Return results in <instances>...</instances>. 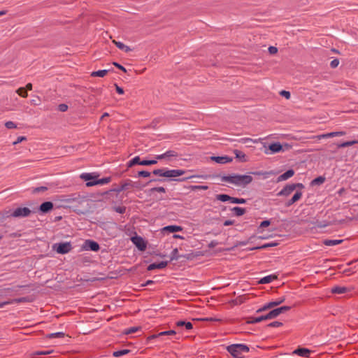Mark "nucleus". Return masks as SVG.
Returning <instances> with one entry per match:
<instances>
[{
	"label": "nucleus",
	"mask_w": 358,
	"mask_h": 358,
	"mask_svg": "<svg viewBox=\"0 0 358 358\" xmlns=\"http://www.w3.org/2000/svg\"><path fill=\"white\" fill-rule=\"evenodd\" d=\"M26 301L25 298H20V299H14V300H12V301H6V302H4V303L0 304V307H3L6 304H11V303H20V302H23V301Z\"/></svg>",
	"instance_id": "obj_36"
},
{
	"label": "nucleus",
	"mask_w": 358,
	"mask_h": 358,
	"mask_svg": "<svg viewBox=\"0 0 358 358\" xmlns=\"http://www.w3.org/2000/svg\"><path fill=\"white\" fill-rule=\"evenodd\" d=\"M178 250L177 248H175L172 252H171V260H174V259H178L179 258L178 255Z\"/></svg>",
	"instance_id": "obj_49"
},
{
	"label": "nucleus",
	"mask_w": 358,
	"mask_h": 358,
	"mask_svg": "<svg viewBox=\"0 0 358 358\" xmlns=\"http://www.w3.org/2000/svg\"><path fill=\"white\" fill-rule=\"evenodd\" d=\"M27 138L25 136H19L15 141L13 142V145H17L24 141H26Z\"/></svg>",
	"instance_id": "obj_54"
},
{
	"label": "nucleus",
	"mask_w": 358,
	"mask_h": 358,
	"mask_svg": "<svg viewBox=\"0 0 358 358\" xmlns=\"http://www.w3.org/2000/svg\"><path fill=\"white\" fill-rule=\"evenodd\" d=\"M192 190H206L208 187L206 185H192L190 187Z\"/></svg>",
	"instance_id": "obj_40"
},
{
	"label": "nucleus",
	"mask_w": 358,
	"mask_h": 358,
	"mask_svg": "<svg viewBox=\"0 0 358 358\" xmlns=\"http://www.w3.org/2000/svg\"><path fill=\"white\" fill-rule=\"evenodd\" d=\"M246 202L245 199H238L231 197V203H245Z\"/></svg>",
	"instance_id": "obj_46"
},
{
	"label": "nucleus",
	"mask_w": 358,
	"mask_h": 358,
	"mask_svg": "<svg viewBox=\"0 0 358 358\" xmlns=\"http://www.w3.org/2000/svg\"><path fill=\"white\" fill-rule=\"evenodd\" d=\"M138 175L141 177L147 178L150 176V173L145 171H138Z\"/></svg>",
	"instance_id": "obj_53"
},
{
	"label": "nucleus",
	"mask_w": 358,
	"mask_h": 358,
	"mask_svg": "<svg viewBox=\"0 0 358 358\" xmlns=\"http://www.w3.org/2000/svg\"><path fill=\"white\" fill-rule=\"evenodd\" d=\"M178 156V155L176 152H175L173 150H168L164 154L157 155L156 159H162L164 158L176 157Z\"/></svg>",
	"instance_id": "obj_15"
},
{
	"label": "nucleus",
	"mask_w": 358,
	"mask_h": 358,
	"mask_svg": "<svg viewBox=\"0 0 358 358\" xmlns=\"http://www.w3.org/2000/svg\"><path fill=\"white\" fill-rule=\"evenodd\" d=\"M273 305L272 303V302H269L268 303L264 305L262 308L258 309L257 310V313H260V312H262V311H264V310H266L268 309H270V308H273Z\"/></svg>",
	"instance_id": "obj_39"
},
{
	"label": "nucleus",
	"mask_w": 358,
	"mask_h": 358,
	"mask_svg": "<svg viewBox=\"0 0 358 358\" xmlns=\"http://www.w3.org/2000/svg\"><path fill=\"white\" fill-rule=\"evenodd\" d=\"M5 126L6 127V128L8 129H15L17 127V125L15 122H12V121H8L5 123Z\"/></svg>",
	"instance_id": "obj_48"
},
{
	"label": "nucleus",
	"mask_w": 358,
	"mask_h": 358,
	"mask_svg": "<svg viewBox=\"0 0 358 358\" xmlns=\"http://www.w3.org/2000/svg\"><path fill=\"white\" fill-rule=\"evenodd\" d=\"M129 352H130L129 350L123 349V350H120L114 351L113 352V355L115 357H121V356L128 354Z\"/></svg>",
	"instance_id": "obj_31"
},
{
	"label": "nucleus",
	"mask_w": 358,
	"mask_h": 358,
	"mask_svg": "<svg viewBox=\"0 0 358 358\" xmlns=\"http://www.w3.org/2000/svg\"><path fill=\"white\" fill-rule=\"evenodd\" d=\"M125 208L124 207H117L115 208V210L119 213H124L125 212Z\"/></svg>",
	"instance_id": "obj_60"
},
{
	"label": "nucleus",
	"mask_w": 358,
	"mask_h": 358,
	"mask_svg": "<svg viewBox=\"0 0 358 358\" xmlns=\"http://www.w3.org/2000/svg\"><path fill=\"white\" fill-rule=\"evenodd\" d=\"M86 245L92 251H98L99 250V244L92 241H87Z\"/></svg>",
	"instance_id": "obj_24"
},
{
	"label": "nucleus",
	"mask_w": 358,
	"mask_h": 358,
	"mask_svg": "<svg viewBox=\"0 0 358 358\" xmlns=\"http://www.w3.org/2000/svg\"><path fill=\"white\" fill-rule=\"evenodd\" d=\"M330 137H334L333 132H330V133H327V134H322V135H319V136H316V138L318 139L330 138Z\"/></svg>",
	"instance_id": "obj_47"
},
{
	"label": "nucleus",
	"mask_w": 358,
	"mask_h": 358,
	"mask_svg": "<svg viewBox=\"0 0 358 358\" xmlns=\"http://www.w3.org/2000/svg\"><path fill=\"white\" fill-rule=\"evenodd\" d=\"M338 64H339V61L337 59L332 60L330 63V66L331 68H336L338 66Z\"/></svg>",
	"instance_id": "obj_55"
},
{
	"label": "nucleus",
	"mask_w": 358,
	"mask_h": 358,
	"mask_svg": "<svg viewBox=\"0 0 358 358\" xmlns=\"http://www.w3.org/2000/svg\"><path fill=\"white\" fill-rule=\"evenodd\" d=\"M176 326L178 327H185L187 330L192 329V324L189 322L178 321L176 322Z\"/></svg>",
	"instance_id": "obj_26"
},
{
	"label": "nucleus",
	"mask_w": 358,
	"mask_h": 358,
	"mask_svg": "<svg viewBox=\"0 0 358 358\" xmlns=\"http://www.w3.org/2000/svg\"><path fill=\"white\" fill-rule=\"evenodd\" d=\"M311 351L307 348H298L293 353L300 357H308Z\"/></svg>",
	"instance_id": "obj_16"
},
{
	"label": "nucleus",
	"mask_w": 358,
	"mask_h": 358,
	"mask_svg": "<svg viewBox=\"0 0 358 358\" xmlns=\"http://www.w3.org/2000/svg\"><path fill=\"white\" fill-rule=\"evenodd\" d=\"M232 210L237 216L243 215L245 212L244 208L240 207H234Z\"/></svg>",
	"instance_id": "obj_34"
},
{
	"label": "nucleus",
	"mask_w": 358,
	"mask_h": 358,
	"mask_svg": "<svg viewBox=\"0 0 358 358\" xmlns=\"http://www.w3.org/2000/svg\"><path fill=\"white\" fill-rule=\"evenodd\" d=\"M268 52L271 55H274L275 53H277L278 52V48L274 47V46H270L268 48Z\"/></svg>",
	"instance_id": "obj_56"
},
{
	"label": "nucleus",
	"mask_w": 358,
	"mask_h": 358,
	"mask_svg": "<svg viewBox=\"0 0 358 358\" xmlns=\"http://www.w3.org/2000/svg\"><path fill=\"white\" fill-rule=\"evenodd\" d=\"M324 178L323 177H317L315 179H314L313 181H312V185H320V184H322L324 182Z\"/></svg>",
	"instance_id": "obj_42"
},
{
	"label": "nucleus",
	"mask_w": 358,
	"mask_h": 358,
	"mask_svg": "<svg viewBox=\"0 0 358 358\" xmlns=\"http://www.w3.org/2000/svg\"><path fill=\"white\" fill-rule=\"evenodd\" d=\"M148 242L142 237L136 235V248L141 251H144L147 248Z\"/></svg>",
	"instance_id": "obj_7"
},
{
	"label": "nucleus",
	"mask_w": 358,
	"mask_h": 358,
	"mask_svg": "<svg viewBox=\"0 0 358 358\" xmlns=\"http://www.w3.org/2000/svg\"><path fill=\"white\" fill-rule=\"evenodd\" d=\"M270 224H271L270 221L264 220V221L261 222L259 227L260 228H262V227H268L270 225Z\"/></svg>",
	"instance_id": "obj_59"
},
{
	"label": "nucleus",
	"mask_w": 358,
	"mask_h": 358,
	"mask_svg": "<svg viewBox=\"0 0 358 358\" xmlns=\"http://www.w3.org/2000/svg\"><path fill=\"white\" fill-rule=\"evenodd\" d=\"M59 110L62 112H65L68 109V106L64 103L59 105Z\"/></svg>",
	"instance_id": "obj_57"
},
{
	"label": "nucleus",
	"mask_w": 358,
	"mask_h": 358,
	"mask_svg": "<svg viewBox=\"0 0 358 358\" xmlns=\"http://www.w3.org/2000/svg\"><path fill=\"white\" fill-rule=\"evenodd\" d=\"M216 199L222 202H225V201L231 202V197L227 194H217V195H216Z\"/></svg>",
	"instance_id": "obj_32"
},
{
	"label": "nucleus",
	"mask_w": 358,
	"mask_h": 358,
	"mask_svg": "<svg viewBox=\"0 0 358 358\" xmlns=\"http://www.w3.org/2000/svg\"><path fill=\"white\" fill-rule=\"evenodd\" d=\"M280 94L282 96H284L285 99H290V96H291V94H290V92H288V91H285V90H282L280 92Z\"/></svg>",
	"instance_id": "obj_51"
},
{
	"label": "nucleus",
	"mask_w": 358,
	"mask_h": 358,
	"mask_svg": "<svg viewBox=\"0 0 358 358\" xmlns=\"http://www.w3.org/2000/svg\"><path fill=\"white\" fill-rule=\"evenodd\" d=\"M234 221L233 220H226L224 222V226H229V225H232L234 224Z\"/></svg>",
	"instance_id": "obj_64"
},
{
	"label": "nucleus",
	"mask_w": 358,
	"mask_h": 358,
	"mask_svg": "<svg viewBox=\"0 0 358 358\" xmlns=\"http://www.w3.org/2000/svg\"><path fill=\"white\" fill-rule=\"evenodd\" d=\"M357 142L356 141H346V142H344L343 143H341L339 145H338V148H345V147H348V146H351L355 143H357Z\"/></svg>",
	"instance_id": "obj_41"
},
{
	"label": "nucleus",
	"mask_w": 358,
	"mask_h": 358,
	"mask_svg": "<svg viewBox=\"0 0 358 358\" xmlns=\"http://www.w3.org/2000/svg\"><path fill=\"white\" fill-rule=\"evenodd\" d=\"M295 190L294 185H287L280 192L278 193V196H288Z\"/></svg>",
	"instance_id": "obj_10"
},
{
	"label": "nucleus",
	"mask_w": 358,
	"mask_h": 358,
	"mask_svg": "<svg viewBox=\"0 0 358 358\" xmlns=\"http://www.w3.org/2000/svg\"><path fill=\"white\" fill-rule=\"evenodd\" d=\"M182 230V228L180 226H176V225H169L164 227L162 228V231L163 232H169V233H174L180 231Z\"/></svg>",
	"instance_id": "obj_14"
},
{
	"label": "nucleus",
	"mask_w": 358,
	"mask_h": 358,
	"mask_svg": "<svg viewBox=\"0 0 358 358\" xmlns=\"http://www.w3.org/2000/svg\"><path fill=\"white\" fill-rule=\"evenodd\" d=\"M153 174L162 177H166V169H155L153 171Z\"/></svg>",
	"instance_id": "obj_35"
},
{
	"label": "nucleus",
	"mask_w": 358,
	"mask_h": 358,
	"mask_svg": "<svg viewBox=\"0 0 358 358\" xmlns=\"http://www.w3.org/2000/svg\"><path fill=\"white\" fill-rule=\"evenodd\" d=\"M110 181V178H104L101 179H96V180H94L92 182H88L86 183V185L87 187H91L96 185H104L107 184Z\"/></svg>",
	"instance_id": "obj_12"
},
{
	"label": "nucleus",
	"mask_w": 358,
	"mask_h": 358,
	"mask_svg": "<svg viewBox=\"0 0 358 358\" xmlns=\"http://www.w3.org/2000/svg\"><path fill=\"white\" fill-rule=\"evenodd\" d=\"M343 241V240L326 239L324 241L323 243L327 246H334V245L341 244Z\"/></svg>",
	"instance_id": "obj_25"
},
{
	"label": "nucleus",
	"mask_w": 358,
	"mask_h": 358,
	"mask_svg": "<svg viewBox=\"0 0 358 358\" xmlns=\"http://www.w3.org/2000/svg\"><path fill=\"white\" fill-rule=\"evenodd\" d=\"M211 159L218 164H227L232 162V158L228 156L211 157Z\"/></svg>",
	"instance_id": "obj_11"
},
{
	"label": "nucleus",
	"mask_w": 358,
	"mask_h": 358,
	"mask_svg": "<svg viewBox=\"0 0 358 358\" xmlns=\"http://www.w3.org/2000/svg\"><path fill=\"white\" fill-rule=\"evenodd\" d=\"M186 171L182 169H166V178H176L184 175Z\"/></svg>",
	"instance_id": "obj_6"
},
{
	"label": "nucleus",
	"mask_w": 358,
	"mask_h": 358,
	"mask_svg": "<svg viewBox=\"0 0 358 358\" xmlns=\"http://www.w3.org/2000/svg\"><path fill=\"white\" fill-rule=\"evenodd\" d=\"M149 192L150 194H153L155 192L165 193L166 190L163 187H158L151 188L149 190Z\"/></svg>",
	"instance_id": "obj_38"
},
{
	"label": "nucleus",
	"mask_w": 358,
	"mask_h": 358,
	"mask_svg": "<svg viewBox=\"0 0 358 358\" xmlns=\"http://www.w3.org/2000/svg\"><path fill=\"white\" fill-rule=\"evenodd\" d=\"M227 350L234 358H245L244 355L250 350L245 344H233L227 346Z\"/></svg>",
	"instance_id": "obj_2"
},
{
	"label": "nucleus",
	"mask_w": 358,
	"mask_h": 358,
	"mask_svg": "<svg viewBox=\"0 0 358 358\" xmlns=\"http://www.w3.org/2000/svg\"><path fill=\"white\" fill-rule=\"evenodd\" d=\"M52 350L47 351H37L34 353V355H48L52 353Z\"/></svg>",
	"instance_id": "obj_50"
},
{
	"label": "nucleus",
	"mask_w": 358,
	"mask_h": 358,
	"mask_svg": "<svg viewBox=\"0 0 358 358\" xmlns=\"http://www.w3.org/2000/svg\"><path fill=\"white\" fill-rule=\"evenodd\" d=\"M294 174V171L292 169L287 171L283 174L280 175L278 178V181H283L289 179V178L292 177Z\"/></svg>",
	"instance_id": "obj_20"
},
{
	"label": "nucleus",
	"mask_w": 358,
	"mask_h": 358,
	"mask_svg": "<svg viewBox=\"0 0 358 358\" xmlns=\"http://www.w3.org/2000/svg\"><path fill=\"white\" fill-rule=\"evenodd\" d=\"M222 181L229 182L237 187H245L252 182L253 178L250 175L234 174L222 177Z\"/></svg>",
	"instance_id": "obj_1"
},
{
	"label": "nucleus",
	"mask_w": 358,
	"mask_h": 358,
	"mask_svg": "<svg viewBox=\"0 0 358 358\" xmlns=\"http://www.w3.org/2000/svg\"><path fill=\"white\" fill-rule=\"evenodd\" d=\"M108 72V70H99L97 71L92 72L91 76L92 77H104Z\"/></svg>",
	"instance_id": "obj_29"
},
{
	"label": "nucleus",
	"mask_w": 358,
	"mask_h": 358,
	"mask_svg": "<svg viewBox=\"0 0 358 358\" xmlns=\"http://www.w3.org/2000/svg\"><path fill=\"white\" fill-rule=\"evenodd\" d=\"M301 196H302V192H300V191H296V193L292 196V198L287 202L286 206H292L295 202H296L299 200H300Z\"/></svg>",
	"instance_id": "obj_17"
},
{
	"label": "nucleus",
	"mask_w": 358,
	"mask_h": 358,
	"mask_svg": "<svg viewBox=\"0 0 358 358\" xmlns=\"http://www.w3.org/2000/svg\"><path fill=\"white\" fill-rule=\"evenodd\" d=\"M156 163H157L156 160H142L141 161L138 157H136V164L147 166V165L155 164Z\"/></svg>",
	"instance_id": "obj_21"
},
{
	"label": "nucleus",
	"mask_w": 358,
	"mask_h": 358,
	"mask_svg": "<svg viewBox=\"0 0 358 358\" xmlns=\"http://www.w3.org/2000/svg\"><path fill=\"white\" fill-rule=\"evenodd\" d=\"M48 188L45 186H41V187H36V188L34 189L33 192L38 193V192H45V191L48 190Z\"/></svg>",
	"instance_id": "obj_52"
},
{
	"label": "nucleus",
	"mask_w": 358,
	"mask_h": 358,
	"mask_svg": "<svg viewBox=\"0 0 358 358\" xmlns=\"http://www.w3.org/2000/svg\"><path fill=\"white\" fill-rule=\"evenodd\" d=\"M333 133H334V137H336V136H344L345 134V131H335V132H333Z\"/></svg>",
	"instance_id": "obj_62"
},
{
	"label": "nucleus",
	"mask_w": 358,
	"mask_h": 358,
	"mask_svg": "<svg viewBox=\"0 0 358 358\" xmlns=\"http://www.w3.org/2000/svg\"><path fill=\"white\" fill-rule=\"evenodd\" d=\"M348 291V288L346 287L343 286H335L331 288V292L334 294H344Z\"/></svg>",
	"instance_id": "obj_22"
},
{
	"label": "nucleus",
	"mask_w": 358,
	"mask_h": 358,
	"mask_svg": "<svg viewBox=\"0 0 358 358\" xmlns=\"http://www.w3.org/2000/svg\"><path fill=\"white\" fill-rule=\"evenodd\" d=\"M278 245V243L276 242H272V243H266V244H264L259 247H256L255 248V249H266V248H271V247H275V246H277Z\"/></svg>",
	"instance_id": "obj_33"
},
{
	"label": "nucleus",
	"mask_w": 358,
	"mask_h": 358,
	"mask_svg": "<svg viewBox=\"0 0 358 358\" xmlns=\"http://www.w3.org/2000/svg\"><path fill=\"white\" fill-rule=\"evenodd\" d=\"M64 333L63 332H57V333H52L48 335V338H62L64 336Z\"/></svg>",
	"instance_id": "obj_44"
},
{
	"label": "nucleus",
	"mask_w": 358,
	"mask_h": 358,
	"mask_svg": "<svg viewBox=\"0 0 358 358\" xmlns=\"http://www.w3.org/2000/svg\"><path fill=\"white\" fill-rule=\"evenodd\" d=\"M80 178L88 182L96 180L97 179V176L94 173H83L81 174Z\"/></svg>",
	"instance_id": "obj_19"
},
{
	"label": "nucleus",
	"mask_w": 358,
	"mask_h": 358,
	"mask_svg": "<svg viewBox=\"0 0 358 358\" xmlns=\"http://www.w3.org/2000/svg\"><path fill=\"white\" fill-rule=\"evenodd\" d=\"M291 309L290 306H281L280 308L273 309V310L270 311L268 314H266V318H268V320H271L273 318L277 317L279 315L284 313Z\"/></svg>",
	"instance_id": "obj_5"
},
{
	"label": "nucleus",
	"mask_w": 358,
	"mask_h": 358,
	"mask_svg": "<svg viewBox=\"0 0 358 358\" xmlns=\"http://www.w3.org/2000/svg\"><path fill=\"white\" fill-rule=\"evenodd\" d=\"M116 91L118 94H122L124 93L123 89L115 85Z\"/></svg>",
	"instance_id": "obj_63"
},
{
	"label": "nucleus",
	"mask_w": 358,
	"mask_h": 358,
	"mask_svg": "<svg viewBox=\"0 0 358 358\" xmlns=\"http://www.w3.org/2000/svg\"><path fill=\"white\" fill-rule=\"evenodd\" d=\"M113 65L115 66L116 67H117L118 69L122 70L123 71L126 72L127 70L125 69V68L124 66H122V65L119 64L117 62H114L113 63Z\"/></svg>",
	"instance_id": "obj_61"
},
{
	"label": "nucleus",
	"mask_w": 358,
	"mask_h": 358,
	"mask_svg": "<svg viewBox=\"0 0 358 358\" xmlns=\"http://www.w3.org/2000/svg\"><path fill=\"white\" fill-rule=\"evenodd\" d=\"M53 208V204L50 201H46L43 203L40 206V210L43 213H48L50 210H52Z\"/></svg>",
	"instance_id": "obj_18"
},
{
	"label": "nucleus",
	"mask_w": 358,
	"mask_h": 358,
	"mask_svg": "<svg viewBox=\"0 0 358 358\" xmlns=\"http://www.w3.org/2000/svg\"><path fill=\"white\" fill-rule=\"evenodd\" d=\"M234 154L236 155V157L239 159L241 162H246L247 161V157L246 155L242 152L241 151H239L238 150H234Z\"/></svg>",
	"instance_id": "obj_27"
},
{
	"label": "nucleus",
	"mask_w": 358,
	"mask_h": 358,
	"mask_svg": "<svg viewBox=\"0 0 358 358\" xmlns=\"http://www.w3.org/2000/svg\"><path fill=\"white\" fill-rule=\"evenodd\" d=\"M31 210L27 207H20L13 211L6 212V217H24L30 215Z\"/></svg>",
	"instance_id": "obj_4"
},
{
	"label": "nucleus",
	"mask_w": 358,
	"mask_h": 358,
	"mask_svg": "<svg viewBox=\"0 0 358 358\" xmlns=\"http://www.w3.org/2000/svg\"><path fill=\"white\" fill-rule=\"evenodd\" d=\"M264 152L266 155H273L275 153H278L280 152H286L291 149L292 146L288 143H285L283 145L280 143H273L268 146L264 145Z\"/></svg>",
	"instance_id": "obj_3"
},
{
	"label": "nucleus",
	"mask_w": 358,
	"mask_h": 358,
	"mask_svg": "<svg viewBox=\"0 0 358 358\" xmlns=\"http://www.w3.org/2000/svg\"><path fill=\"white\" fill-rule=\"evenodd\" d=\"M282 324L280 322H273L270 323L268 324V326L271 327H278L282 326Z\"/></svg>",
	"instance_id": "obj_58"
},
{
	"label": "nucleus",
	"mask_w": 358,
	"mask_h": 358,
	"mask_svg": "<svg viewBox=\"0 0 358 358\" xmlns=\"http://www.w3.org/2000/svg\"><path fill=\"white\" fill-rule=\"evenodd\" d=\"M113 43H115L116 45V46L122 50H124L125 52H128V51L131 50V49L128 46L125 45L124 43H122L121 42H118V41L113 40Z\"/></svg>",
	"instance_id": "obj_28"
},
{
	"label": "nucleus",
	"mask_w": 358,
	"mask_h": 358,
	"mask_svg": "<svg viewBox=\"0 0 358 358\" xmlns=\"http://www.w3.org/2000/svg\"><path fill=\"white\" fill-rule=\"evenodd\" d=\"M176 334V332L174 330L162 331L157 334H153V335L148 337L147 341H148V342H149L152 338H161V337L165 336H173V335H175Z\"/></svg>",
	"instance_id": "obj_8"
},
{
	"label": "nucleus",
	"mask_w": 358,
	"mask_h": 358,
	"mask_svg": "<svg viewBox=\"0 0 358 358\" xmlns=\"http://www.w3.org/2000/svg\"><path fill=\"white\" fill-rule=\"evenodd\" d=\"M167 264H168L167 262H161L159 263H154V264H150L148 266L147 269L148 271H152L154 269H162V268H164L165 267H166Z\"/></svg>",
	"instance_id": "obj_13"
},
{
	"label": "nucleus",
	"mask_w": 358,
	"mask_h": 358,
	"mask_svg": "<svg viewBox=\"0 0 358 358\" xmlns=\"http://www.w3.org/2000/svg\"><path fill=\"white\" fill-rule=\"evenodd\" d=\"M266 315L260 316V317H252L250 319V320L248 322V323L255 324V323H259L263 320H268V318H266Z\"/></svg>",
	"instance_id": "obj_30"
},
{
	"label": "nucleus",
	"mask_w": 358,
	"mask_h": 358,
	"mask_svg": "<svg viewBox=\"0 0 358 358\" xmlns=\"http://www.w3.org/2000/svg\"><path fill=\"white\" fill-rule=\"evenodd\" d=\"M285 301V296H281L280 298H278V299H276L275 301H271L273 306H279L280 304L282 303L284 301Z\"/></svg>",
	"instance_id": "obj_43"
},
{
	"label": "nucleus",
	"mask_w": 358,
	"mask_h": 358,
	"mask_svg": "<svg viewBox=\"0 0 358 358\" xmlns=\"http://www.w3.org/2000/svg\"><path fill=\"white\" fill-rule=\"evenodd\" d=\"M238 142L241 143H248L249 142L257 143V140H253V139H252L250 138H242L238 140Z\"/></svg>",
	"instance_id": "obj_45"
},
{
	"label": "nucleus",
	"mask_w": 358,
	"mask_h": 358,
	"mask_svg": "<svg viewBox=\"0 0 358 358\" xmlns=\"http://www.w3.org/2000/svg\"><path fill=\"white\" fill-rule=\"evenodd\" d=\"M71 249V246L69 243H64L58 245L56 251L59 254H66L69 252Z\"/></svg>",
	"instance_id": "obj_9"
},
{
	"label": "nucleus",
	"mask_w": 358,
	"mask_h": 358,
	"mask_svg": "<svg viewBox=\"0 0 358 358\" xmlns=\"http://www.w3.org/2000/svg\"><path fill=\"white\" fill-rule=\"evenodd\" d=\"M16 92L22 97L25 98L28 96L26 89L24 87H20L17 90Z\"/></svg>",
	"instance_id": "obj_37"
},
{
	"label": "nucleus",
	"mask_w": 358,
	"mask_h": 358,
	"mask_svg": "<svg viewBox=\"0 0 358 358\" xmlns=\"http://www.w3.org/2000/svg\"><path fill=\"white\" fill-rule=\"evenodd\" d=\"M276 278H277L276 275H267V276H265V277L262 278L259 280V283H261V284L270 283V282H273Z\"/></svg>",
	"instance_id": "obj_23"
}]
</instances>
